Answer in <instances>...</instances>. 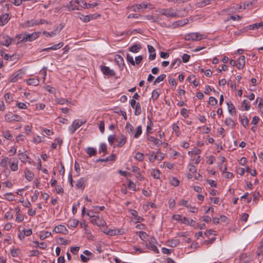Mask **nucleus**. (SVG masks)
I'll list each match as a JSON object with an SVG mask.
<instances>
[{
  "label": "nucleus",
  "mask_w": 263,
  "mask_h": 263,
  "mask_svg": "<svg viewBox=\"0 0 263 263\" xmlns=\"http://www.w3.org/2000/svg\"><path fill=\"white\" fill-rule=\"evenodd\" d=\"M203 35L198 32H193L185 35L184 39L186 41H198L202 39Z\"/></svg>",
  "instance_id": "f257e3e1"
},
{
  "label": "nucleus",
  "mask_w": 263,
  "mask_h": 263,
  "mask_svg": "<svg viewBox=\"0 0 263 263\" xmlns=\"http://www.w3.org/2000/svg\"><path fill=\"white\" fill-rule=\"evenodd\" d=\"M156 243V239L153 237H151L148 240V242L146 244V247L147 249L158 253L159 251L157 247L155 246Z\"/></svg>",
  "instance_id": "f03ea898"
},
{
  "label": "nucleus",
  "mask_w": 263,
  "mask_h": 263,
  "mask_svg": "<svg viewBox=\"0 0 263 263\" xmlns=\"http://www.w3.org/2000/svg\"><path fill=\"white\" fill-rule=\"evenodd\" d=\"M86 122L85 121H78L74 120L71 126L69 127V129L71 134H73L76 130L79 128L81 126L84 124Z\"/></svg>",
  "instance_id": "7ed1b4c3"
},
{
  "label": "nucleus",
  "mask_w": 263,
  "mask_h": 263,
  "mask_svg": "<svg viewBox=\"0 0 263 263\" xmlns=\"http://www.w3.org/2000/svg\"><path fill=\"white\" fill-rule=\"evenodd\" d=\"M12 42V39L7 35H2L0 36V43L2 45L9 46Z\"/></svg>",
  "instance_id": "20e7f679"
},
{
  "label": "nucleus",
  "mask_w": 263,
  "mask_h": 263,
  "mask_svg": "<svg viewBox=\"0 0 263 263\" xmlns=\"http://www.w3.org/2000/svg\"><path fill=\"white\" fill-rule=\"evenodd\" d=\"M101 70L103 73L106 76H115L116 75V73L115 71L112 69H110L109 67L101 65L100 66Z\"/></svg>",
  "instance_id": "39448f33"
},
{
  "label": "nucleus",
  "mask_w": 263,
  "mask_h": 263,
  "mask_svg": "<svg viewBox=\"0 0 263 263\" xmlns=\"http://www.w3.org/2000/svg\"><path fill=\"white\" fill-rule=\"evenodd\" d=\"M23 75V72L22 70L19 69L11 76L10 81L11 82H15L18 80L22 79Z\"/></svg>",
  "instance_id": "423d86ee"
},
{
  "label": "nucleus",
  "mask_w": 263,
  "mask_h": 263,
  "mask_svg": "<svg viewBox=\"0 0 263 263\" xmlns=\"http://www.w3.org/2000/svg\"><path fill=\"white\" fill-rule=\"evenodd\" d=\"M160 13L167 17H176L177 15L176 12H174L172 8L163 9L160 11Z\"/></svg>",
  "instance_id": "0eeeda50"
},
{
  "label": "nucleus",
  "mask_w": 263,
  "mask_h": 263,
  "mask_svg": "<svg viewBox=\"0 0 263 263\" xmlns=\"http://www.w3.org/2000/svg\"><path fill=\"white\" fill-rule=\"evenodd\" d=\"M39 36V32H34L31 34L26 33L25 39L26 42H32Z\"/></svg>",
  "instance_id": "6e6552de"
},
{
  "label": "nucleus",
  "mask_w": 263,
  "mask_h": 263,
  "mask_svg": "<svg viewBox=\"0 0 263 263\" xmlns=\"http://www.w3.org/2000/svg\"><path fill=\"white\" fill-rule=\"evenodd\" d=\"M64 26H61L60 28L59 27H57L55 29H54L51 32H48L47 31H44L43 34L46 35L47 37L48 36H52L58 34L61 30L63 29Z\"/></svg>",
  "instance_id": "1a4fd4ad"
},
{
  "label": "nucleus",
  "mask_w": 263,
  "mask_h": 263,
  "mask_svg": "<svg viewBox=\"0 0 263 263\" xmlns=\"http://www.w3.org/2000/svg\"><path fill=\"white\" fill-rule=\"evenodd\" d=\"M115 62L117 65H118L121 69H122L124 66V59L119 54H117L115 56Z\"/></svg>",
  "instance_id": "9d476101"
},
{
  "label": "nucleus",
  "mask_w": 263,
  "mask_h": 263,
  "mask_svg": "<svg viewBox=\"0 0 263 263\" xmlns=\"http://www.w3.org/2000/svg\"><path fill=\"white\" fill-rule=\"evenodd\" d=\"M246 63V58L243 55H241L238 59L237 60V63L236 64V66L238 69H242Z\"/></svg>",
  "instance_id": "9b49d317"
},
{
  "label": "nucleus",
  "mask_w": 263,
  "mask_h": 263,
  "mask_svg": "<svg viewBox=\"0 0 263 263\" xmlns=\"http://www.w3.org/2000/svg\"><path fill=\"white\" fill-rule=\"evenodd\" d=\"M10 19L9 14L8 13H5L4 15H2L0 17V25L4 26L6 24H7Z\"/></svg>",
  "instance_id": "f8f14e48"
},
{
  "label": "nucleus",
  "mask_w": 263,
  "mask_h": 263,
  "mask_svg": "<svg viewBox=\"0 0 263 263\" xmlns=\"http://www.w3.org/2000/svg\"><path fill=\"white\" fill-rule=\"evenodd\" d=\"M67 231V229H66V227L64 226L61 225V224L56 226L53 230V232H54L57 233H64L65 231Z\"/></svg>",
  "instance_id": "ddd939ff"
},
{
  "label": "nucleus",
  "mask_w": 263,
  "mask_h": 263,
  "mask_svg": "<svg viewBox=\"0 0 263 263\" xmlns=\"http://www.w3.org/2000/svg\"><path fill=\"white\" fill-rule=\"evenodd\" d=\"M86 182V179L85 178H80L79 180L77 181V184L76 186L78 189H83L85 187V183Z\"/></svg>",
  "instance_id": "4468645a"
},
{
  "label": "nucleus",
  "mask_w": 263,
  "mask_h": 263,
  "mask_svg": "<svg viewBox=\"0 0 263 263\" xmlns=\"http://www.w3.org/2000/svg\"><path fill=\"white\" fill-rule=\"evenodd\" d=\"M141 47L140 44H134L129 48V50L132 52L137 53L139 52Z\"/></svg>",
  "instance_id": "2eb2a0df"
},
{
  "label": "nucleus",
  "mask_w": 263,
  "mask_h": 263,
  "mask_svg": "<svg viewBox=\"0 0 263 263\" xmlns=\"http://www.w3.org/2000/svg\"><path fill=\"white\" fill-rule=\"evenodd\" d=\"M262 26H263V22H261L258 23H255V24H252L251 25H249V26H247V28H248V29H249V30L258 29L260 27H262Z\"/></svg>",
  "instance_id": "dca6fc26"
},
{
  "label": "nucleus",
  "mask_w": 263,
  "mask_h": 263,
  "mask_svg": "<svg viewBox=\"0 0 263 263\" xmlns=\"http://www.w3.org/2000/svg\"><path fill=\"white\" fill-rule=\"evenodd\" d=\"M227 104L230 114H231L232 115H235L236 113V111L235 110V108L233 104L232 103H229V102H227Z\"/></svg>",
  "instance_id": "f3484780"
},
{
  "label": "nucleus",
  "mask_w": 263,
  "mask_h": 263,
  "mask_svg": "<svg viewBox=\"0 0 263 263\" xmlns=\"http://www.w3.org/2000/svg\"><path fill=\"white\" fill-rule=\"evenodd\" d=\"M224 123L226 125L233 128L235 126L236 123L231 118H227L224 121Z\"/></svg>",
  "instance_id": "a211bd4d"
},
{
  "label": "nucleus",
  "mask_w": 263,
  "mask_h": 263,
  "mask_svg": "<svg viewBox=\"0 0 263 263\" xmlns=\"http://www.w3.org/2000/svg\"><path fill=\"white\" fill-rule=\"evenodd\" d=\"M78 220L75 219H72L68 220L67 226L69 227L75 228L78 226Z\"/></svg>",
  "instance_id": "6ab92c4d"
},
{
  "label": "nucleus",
  "mask_w": 263,
  "mask_h": 263,
  "mask_svg": "<svg viewBox=\"0 0 263 263\" xmlns=\"http://www.w3.org/2000/svg\"><path fill=\"white\" fill-rule=\"evenodd\" d=\"M18 158L19 159L22 161V162H26L27 161L28 157L25 153L23 152H21V151H18Z\"/></svg>",
  "instance_id": "aec40b11"
},
{
  "label": "nucleus",
  "mask_w": 263,
  "mask_h": 263,
  "mask_svg": "<svg viewBox=\"0 0 263 263\" xmlns=\"http://www.w3.org/2000/svg\"><path fill=\"white\" fill-rule=\"evenodd\" d=\"M25 175L26 178L29 181H31L34 176L33 173L29 170H26L25 171Z\"/></svg>",
  "instance_id": "412c9836"
},
{
  "label": "nucleus",
  "mask_w": 263,
  "mask_h": 263,
  "mask_svg": "<svg viewBox=\"0 0 263 263\" xmlns=\"http://www.w3.org/2000/svg\"><path fill=\"white\" fill-rule=\"evenodd\" d=\"M133 108L135 109V115L138 116L141 114V105L139 102H137L135 107Z\"/></svg>",
  "instance_id": "4be33fe9"
},
{
  "label": "nucleus",
  "mask_w": 263,
  "mask_h": 263,
  "mask_svg": "<svg viewBox=\"0 0 263 263\" xmlns=\"http://www.w3.org/2000/svg\"><path fill=\"white\" fill-rule=\"evenodd\" d=\"M118 143L117 144V146L118 147H122L123 145H124L126 142V138L124 135H122L121 136V139L118 141Z\"/></svg>",
  "instance_id": "5701e85b"
},
{
  "label": "nucleus",
  "mask_w": 263,
  "mask_h": 263,
  "mask_svg": "<svg viewBox=\"0 0 263 263\" xmlns=\"http://www.w3.org/2000/svg\"><path fill=\"white\" fill-rule=\"evenodd\" d=\"M34 25H37L36 21H27L23 24V27L24 28L28 27L30 26H33Z\"/></svg>",
  "instance_id": "b1692460"
},
{
  "label": "nucleus",
  "mask_w": 263,
  "mask_h": 263,
  "mask_svg": "<svg viewBox=\"0 0 263 263\" xmlns=\"http://www.w3.org/2000/svg\"><path fill=\"white\" fill-rule=\"evenodd\" d=\"M86 152L90 157L96 155L97 153L96 150L91 147H87L86 149Z\"/></svg>",
  "instance_id": "393cba45"
},
{
  "label": "nucleus",
  "mask_w": 263,
  "mask_h": 263,
  "mask_svg": "<svg viewBox=\"0 0 263 263\" xmlns=\"http://www.w3.org/2000/svg\"><path fill=\"white\" fill-rule=\"evenodd\" d=\"M240 9H241V6L238 4H236L230 7L228 11L230 12H233L236 10H239Z\"/></svg>",
  "instance_id": "a878e982"
},
{
  "label": "nucleus",
  "mask_w": 263,
  "mask_h": 263,
  "mask_svg": "<svg viewBox=\"0 0 263 263\" xmlns=\"http://www.w3.org/2000/svg\"><path fill=\"white\" fill-rule=\"evenodd\" d=\"M27 83L28 85L36 86L39 84V81L37 79L30 78L27 80Z\"/></svg>",
  "instance_id": "bb28decb"
},
{
  "label": "nucleus",
  "mask_w": 263,
  "mask_h": 263,
  "mask_svg": "<svg viewBox=\"0 0 263 263\" xmlns=\"http://www.w3.org/2000/svg\"><path fill=\"white\" fill-rule=\"evenodd\" d=\"M125 128L126 129L127 132L129 135H133L134 127L133 126V125L130 123H127L126 125Z\"/></svg>",
  "instance_id": "cd10ccee"
},
{
  "label": "nucleus",
  "mask_w": 263,
  "mask_h": 263,
  "mask_svg": "<svg viewBox=\"0 0 263 263\" xmlns=\"http://www.w3.org/2000/svg\"><path fill=\"white\" fill-rule=\"evenodd\" d=\"M179 243V241L176 239H172L168 241V246L171 247H177Z\"/></svg>",
  "instance_id": "c85d7f7f"
},
{
  "label": "nucleus",
  "mask_w": 263,
  "mask_h": 263,
  "mask_svg": "<svg viewBox=\"0 0 263 263\" xmlns=\"http://www.w3.org/2000/svg\"><path fill=\"white\" fill-rule=\"evenodd\" d=\"M148 140L153 142L156 145H160L162 144V142L158 139H156L154 137H150Z\"/></svg>",
  "instance_id": "c756f323"
},
{
  "label": "nucleus",
  "mask_w": 263,
  "mask_h": 263,
  "mask_svg": "<svg viewBox=\"0 0 263 263\" xmlns=\"http://www.w3.org/2000/svg\"><path fill=\"white\" fill-rule=\"evenodd\" d=\"M142 132V130L141 126H138L136 128V131L134 134V137L135 138H138L139 137V136L141 135Z\"/></svg>",
  "instance_id": "7c9ffc66"
},
{
  "label": "nucleus",
  "mask_w": 263,
  "mask_h": 263,
  "mask_svg": "<svg viewBox=\"0 0 263 263\" xmlns=\"http://www.w3.org/2000/svg\"><path fill=\"white\" fill-rule=\"evenodd\" d=\"M181 61L180 59L178 58V59H176L174 62H173L171 64V67H175V68H177V67H178L179 66V65L181 64Z\"/></svg>",
  "instance_id": "2f4dec72"
},
{
  "label": "nucleus",
  "mask_w": 263,
  "mask_h": 263,
  "mask_svg": "<svg viewBox=\"0 0 263 263\" xmlns=\"http://www.w3.org/2000/svg\"><path fill=\"white\" fill-rule=\"evenodd\" d=\"M166 78V74H162L158 76L155 81L154 82V84L155 85L157 83H159L162 81Z\"/></svg>",
  "instance_id": "473e14b6"
},
{
  "label": "nucleus",
  "mask_w": 263,
  "mask_h": 263,
  "mask_svg": "<svg viewBox=\"0 0 263 263\" xmlns=\"http://www.w3.org/2000/svg\"><path fill=\"white\" fill-rule=\"evenodd\" d=\"M51 235V233L48 231L42 232L40 234V238L43 240L46 238L49 237Z\"/></svg>",
  "instance_id": "72a5a7b5"
},
{
  "label": "nucleus",
  "mask_w": 263,
  "mask_h": 263,
  "mask_svg": "<svg viewBox=\"0 0 263 263\" xmlns=\"http://www.w3.org/2000/svg\"><path fill=\"white\" fill-rule=\"evenodd\" d=\"M25 35L26 33L24 34H20L17 35L16 37L18 39V42H26V39H25Z\"/></svg>",
  "instance_id": "f704fd0d"
},
{
  "label": "nucleus",
  "mask_w": 263,
  "mask_h": 263,
  "mask_svg": "<svg viewBox=\"0 0 263 263\" xmlns=\"http://www.w3.org/2000/svg\"><path fill=\"white\" fill-rule=\"evenodd\" d=\"M159 91L158 89H155L153 90L152 94V99L155 101L158 99V98L159 96Z\"/></svg>",
  "instance_id": "c9c22d12"
},
{
  "label": "nucleus",
  "mask_w": 263,
  "mask_h": 263,
  "mask_svg": "<svg viewBox=\"0 0 263 263\" xmlns=\"http://www.w3.org/2000/svg\"><path fill=\"white\" fill-rule=\"evenodd\" d=\"M241 123L242 125L246 127L249 124V120L246 116H243L242 118L241 119Z\"/></svg>",
  "instance_id": "e433bc0d"
},
{
  "label": "nucleus",
  "mask_w": 263,
  "mask_h": 263,
  "mask_svg": "<svg viewBox=\"0 0 263 263\" xmlns=\"http://www.w3.org/2000/svg\"><path fill=\"white\" fill-rule=\"evenodd\" d=\"M99 152H103L104 154H106L107 152V146L105 143H101L99 148Z\"/></svg>",
  "instance_id": "4c0bfd02"
},
{
  "label": "nucleus",
  "mask_w": 263,
  "mask_h": 263,
  "mask_svg": "<svg viewBox=\"0 0 263 263\" xmlns=\"http://www.w3.org/2000/svg\"><path fill=\"white\" fill-rule=\"evenodd\" d=\"M55 102L57 103L63 105L65 104L66 102H68L71 103V102H68V101L64 98H57L55 99Z\"/></svg>",
  "instance_id": "58836bf2"
},
{
  "label": "nucleus",
  "mask_w": 263,
  "mask_h": 263,
  "mask_svg": "<svg viewBox=\"0 0 263 263\" xmlns=\"http://www.w3.org/2000/svg\"><path fill=\"white\" fill-rule=\"evenodd\" d=\"M120 233L119 230H109L107 233V234L110 236H114L118 235Z\"/></svg>",
  "instance_id": "ea45409f"
},
{
  "label": "nucleus",
  "mask_w": 263,
  "mask_h": 263,
  "mask_svg": "<svg viewBox=\"0 0 263 263\" xmlns=\"http://www.w3.org/2000/svg\"><path fill=\"white\" fill-rule=\"evenodd\" d=\"M63 45H64V43L61 42V43H59L57 44L54 45L50 47V48L51 50H57V49H60L61 47H62L63 46Z\"/></svg>",
  "instance_id": "a19ab883"
},
{
  "label": "nucleus",
  "mask_w": 263,
  "mask_h": 263,
  "mask_svg": "<svg viewBox=\"0 0 263 263\" xmlns=\"http://www.w3.org/2000/svg\"><path fill=\"white\" fill-rule=\"evenodd\" d=\"M160 172L159 170H154L152 175L155 179H159L160 178Z\"/></svg>",
  "instance_id": "79ce46f5"
},
{
  "label": "nucleus",
  "mask_w": 263,
  "mask_h": 263,
  "mask_svg": "<svg viewBox=\"0 0 263 263\" xmlns=\"http://www.w3.org/2000/svg\"><path fill=\"white\" fill-rule=\"evenodd\" d=\"M3 135L6 139L8 140H10L12 138V136L11 135L9 131L8 130H5L3 132Z\"/></svg>",
  "instance_id": "37998d69"
},
{
  "label": "nucleus",
  "mask_w": 263,
  "mask_h": 263,
  "mask_svg": "<svg viewBox=\"0 0 263 263\" xmlns=\"http://www.w3.org/2000/svg\"><path fill=\"white\" fill-rule=\"evenodd\" d=\"M5 196V198L9 201H13L14 200V196L12 193H6Z\"/></svg>",
  "instance_id": "c03bdc74"
},
{
  "label": "nucleus",
  "mask_w": 263,
  "mask_h": 263,
  "mask_svg": "<svg viewBox=\"0 0 263 263\" xmlns=\"http://www.w3.org/2000/svg\"><path fill=\"white\" fill-rule=\"evenodd\" d=\"M171 184L174 186H178L179 184V181L176 178H172L171 180Z\"/></svg>",
  "instance_id": "a18cd8bd"
},
{
  "label": "nucleus",
  "mask_w": 263,
  "mask_h": 263,
  "mask_svg": "<svg viewBox=\"0 0 263 263\" xmlns=\"http://www.w3.org/2000/svg\"><path fill=\"white\" fill-rule=\"evenodd\" d=\"M241 18H242V16L238 15H236L235 16L231 15L230 17H228V18L227 19V21H229L230 20H232L234 21H236V20L238 21V20H241Z\"/></svg>",
  "instance_id": "49530a36"
},
{
  "label": "nucleus",
  "mask_w": 263,
  "mask_h": 263,
  "mask_svg": "<svg viewBox=\"0 0 263 263\" xmlns=\"http://www.w3.org/2000/svg\"><path fill=\"white\" fill-rule=\"evenodd\" d=\"M209 103L211 105L214 106L217 104V100L214 97H210L209 98Z\"/></svg>",
  "instance_id": "de8ad7c7"
},
{
  "label": "nucleus",
  "mask_w": 263,
  "mask_h": 263,
  "mask_svg": "<svg viewBox=\"0 0 263 263\" xmlns=\"http://www.w3.org/2000/svg\"><path fill=\"white\" fill-rule=\"evenodd\" d=\"M135 158L137 160H139L140 161H141L144 159V155H143V154H142L141 153L138 152L136 154Z\"/></svg>",
  "instance_id": "09e8293b"
},
{
  "label": "nucleus",
  "mask_w": 263,
  "mask_h": 263,
  "mask_svg": "<svg viewBox=\"0 0 263 263\" xmlns=\"http://www.w3.org/2000/svg\"><path fill=\"white\" fill-rule=\"evenodd\" d=\"M127 61L130 63L132 65H135V62L134 60L133 57L129 54H127L126 56Z\"/></svg>",
  "instance_id": "8fccbe9b"
},
{
  "label": "nucleus",
  "mask_w": 263,
  "mask_h": 263,
  "mask_svg": "<svg viewBox=\"0 0 263 263\" xmlns=\"http://www.w3.org/2000/svg\"><path fill=\"white\" fill-rule=\"evenodd\" d=\"M8 160V158H7V157L4 158L1 161V162L0 163V165L3 167H6L7 166Z\"/></svg>",
  "instance_id": "3c124183"
},
{
  "label": "nucleus",
  "mask_w": 263,
  "mask_h": 263,
  "mask_svg": "<svg viewBox=\"0 0 263 263\" xmlns=\"http://www.w3.org/2000/svg\"><path fill=\"white\" fill-rule=\"evenodd\" d=\"M128 187L129 189L133 190V191H136V184L133 181H132L131 180H129L128 181Z\"/></svg>",
  "instance_id": "603ef678"
},
{
  "label": "nucleus",
  "mask_w": 263,
  "mask_h": 263,
  "mask_svg": "<svg viewBox=\"0 0 263 263\" xmlns=\"http://www.w3.org/2000/svg\"><path fill=\"white\" fill-rule=\"evenodd\" d=\"M147 20L151 21L152 22H156L158 21V18H155L153 15H148L145 16Z\"/></svg>",
  "instance_id": "864d4df0"
},
{
  "label": "nucleus",
  "mask_w": 263,
  "mask_h": 263,
  "mask_svg": "<svg viewBox=\"0 0 263 263\" xmlns=\"http://www.w3.org/2000/svg\"><path fill=\"white\" fill-rule=\"evenodd\" d=\"M5 99L7 102L10 103L12 100V96L10 93H7L5 95Z\"/></svg>",
  "instance_id": "5fc2aeb1"
},
{
  "label": "nucleus",
  "mask_w": 263,
  "mask_h": 263,
  "mask_svg": "<svg viewBox=\"0 0 263 263\" xmlns=\"http://www.w3.org/2000/svg\"><path fill=\"white\" fill-rule=\"evenodd\" d=\"M76 2L83 8L87 7V3L84 2L83 0H76Z\"/></svg>",
  "instance_id": "6e6d98bb"
},
{
  "label": "nucleus",
  "mask_w": 263,
  "mask_h": 263,
  "mask_svg": "<svg viewBox=\"0 0 263 263\" xmlns=\"http://www.w3.org/2000/svg\"><path fill=\"white\" fill-rule=\"evenodd\" d=\"M147 236V234L145 232L140 231L139 232V237L141 238L142 240H145V239H146Z\"/></svg>",
  "instance_id": "4d7b16f0"
},
{
  "label": "nucleus",
  "mask_w": 263,
  "mask_h": 263,
  "mask_svg": "<svg viewBox=\"0 0 263 263\" xmlns=\"http://www.w3.org/2000/svg\"><path fill=\"white\" fill-rule=\"evenodd\" d=\"M10 169L12 171H15L17 170L18 168V167H17V163H15L14 162H12L11 163L10 165Z\"/></svg>",
  "instance_id": "13d9d810"
},
{
  "label": "nucleus",
  "mask_w": 263,
  "mask_h": 263,
  "mask_svg": "<svg viewBox=\"0 0 263 263\" xmlns=\"http://www.w3.org/2000/svg\"><path fill=\"white\" fill-rule=\"evenodd\" d=\"M46 90L51 93H54L55 92V89L49 85L46 87Z\"/></svg>",
  "instance_id": "bf43d9fd"
},
{
  "label": "nucleus",
  "mask_w": 263,
  "mask_h": 263,
  "mask_svg": "<svg viewBox=\"0 0 263 263\" xmlns=\"http://www.w3.org/2000/svg\"><path fill=\"white\" fill-rule=\"evenodd\" d=\"M12 121H21L22 120V118L20 117L19 116L17 115L16 114H14L12 115Z\"/></svg>",
  "instance_id": "052dcab7"
},
{
  "label": "nucleus",
  "mask_w": 263,
  "mask_h": 263,
  "mask_svg": "<svg viewBox=\"0 0 263 263\" xmlns=\"http://www.w3.org/2000/svg\"><path fill=\"white\" fill-rule=\"evenodd\" d=\"M104 121H102L100 122L99 124V128L102 133H103L104 132L105 127H104Z\"/></svg>",
  "instance_id": "680f3d73"
},
{
  "label": "nucleus",
  "mask_w": 263,
  "mask_h": 263,
  "mask_svg": "<svg viewBox=\"0 0 263 263\" xmlns=\"http://www.w3.org/2000/svg\"><path fill=\"white\" fill-rule=\"evenodd\" d=\"M190 58V56L186 53L183 54L182 56V61L184 63L187 62Z\"/></svg>",
  "instance_id": "e2e57ef3"
},
{
  "label": "nucleus",
  "mask_w": 263,
  "mask_h": 263,
  "mask_svg": "<svg viewBox=\"0 0 263 263\" xmlns=\"http://www.w3.org/2000/svg\"><path fill=\"white\" fill-rule=\"evenodd\" d=\"M158 158L157 155L154 154V153H153L149 157V160L151 162H154V161L156 159H158Z\"/></svg>",
  "instance_id": "0e129e2a"
},
{
  "label": "nucleus",
  "mask_w": 263,
  "mask_h": 263,
  "mask_svg": "<svg viewBox=\"0 0 263 263\" xmlns=\"http://www.w3.org/2000/svg\"><path fill=\"white\" fill-rule=\"evenodd\" d=\"M188 168L189 171L192 173H196V168L194 165H189Z\"/></svg>",
  "instance_id": "69168bd1"
},
{
  "label": "nucleus",
  "mask_w": 263,
  "mask_h": 263,
  "mask_svg": "<svg viewBox=\"0 0 263 263\" xmlns=\"http://www.w3.org/2000/svg\"><path fill=\"white\" fill-rule=\"evenodd\" d=\"M241 107H244L245 110H248L249 109L250 106L247 103L246 100H244L241 104Z\"/></svg>",
  "instance_id": "338daca9"
},
{
  "label": "nucleus",
  "mask_w": 263,
  "mask_h": 263,
  "mask_svg": "<svg viewBox=\"0 0 263 263\" xmlns=\"http://www.w3.org/2000/svg\"><path fill=\"white\" fill-rule=\"evenodd\" d=\"M143 57L142 55H139L138 57H136L135 58V63H136L137 65L139 64L142 61Z\"/></svg>",
  "instance_id": "774afa93"
}]
</instances>
